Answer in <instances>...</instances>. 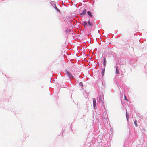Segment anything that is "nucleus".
<instances>
[{
    "mask_svg": "<svg viewBox=\"0 0 147 147\" xmlns=\"http://www.w3.org/2000/svg\"><path fill=\"white\" fill-rule=\"evenodd\" d=\"M87 13L90 17H92V15L91 13L90 12L88 11L87 12Z\"/></svg>",
    "mask_w": 147,
    "mask_h": 147,
    "instance_id": "6",
    "label": "nucleus"
},
{
    "mask_svg": "<svg viewBox=\"0 0 147 147\" xmlns=\"http://www.w3.org/2000/svg\"><path fill=\"white\" fill-rule=\"evenodd\" d=\"M126 117L127 119L128 120L129 118V115L127 114V112H126Z\"/></svg>",
    "mask_w": 147,
    "mask_h": 147,
    "instance_id": "11",
    "label": "nucleus"
},
{
    "mask_svg": "<svg viewBox=\"0 0 147 147\" xmlns=\"http://www.w3.org/2000/svg\"><path fill=\"white\" fill-rule=\"evenodd\" d=\"M79 84L80 86H83V84L82 82H80Z\"/></svg>",
    "mask_w": 147,
    "mask_h": 147,
    "instance_id": "14",
    "label": "nucleus"
},
{
    "mask_svg": "<svg viewBox=\"0 0 147 147\" xmlns=\"http://www.w3.org/2000/svg\"><path fill=\"white\" fill-rule=\"evenodd\" d=\"M105 70V67H104V68L102 69V71L101 72V74L102 76H103L104 75Z\"/></svg>",
    "mask_w": 147,
    "mask_h": 147,
    "instance_id": "4",
    "label": "nucleus"
},
{
    "mask_svg": "<svg viewBox=\"0 0 147 147\" xmlns=\"http://www.w3.org/2000/svg\"><path fill=\"white\" fill-rule=\"evenodd\" d=\"M88 25L89 26H92V24L90 22V21H88Z\"/></svg>",
    "mask_w": 147,
    "mask_h": 147,
    "instance_id": "12",
    "label": "nucleus"
},
{
    "mask_svg": "<svg viewBox=\"0 0 147 147\" xmlns=\"http://www.w3.org/2000/svg\"><path fill=\"white\" fill-rule=\"evenodd\" d=\"M82 24L84 25V27H85L86 26L87 24L86 22L84 21L82 22Z\"/></svg>",
    "mask_w": 147,
    "mask_h": 147,
    "instance_id": "5",
    "label": "nucleus"
},
{
    "mask_svg": "<svg viewBox=\"0 0 147 147\" xmlns=\"http://www.w3.org/2000/svg\"><path fill=\"white\" fill-rule=\"evenodd\" d=\"M67 74H68V75L69 76V77L71 76V75L70 74V73L69 72H68L67 73Z\"/></svg>",
    "mask_w": 147,
    "mask_h": 147,
    "instance_id": "13",
    "label": "nucleus"
},
{
    "mask_svg": "<svg viewBox=\"0 0 147 147\" xmlns=\"http://www.w3.org/2000/svg\"><path fill=\"white\" fill-rule=\"evenodd\" d=\"M55 8L57 10V11H58V12L60 11V10L59 9H58V8H57V7H56V5H55Z\"/></svg>",
    "mask_w": 147,
    "mask_h": 147,
    "instance_id": "10",
    "label": "nucleus"
},
{
    "mask_svg": "<svg viewBox=\"0 0 147 147\" xmlns=\"http://www.w3.org/2000/svg\"><path fill=\"white\" fill-rule=\"evenodd\" d=\"M106 65V59L105 58H104L103 59V65L105 66Z\"/></svg>",
    "mask_w": 147,
    "mask_h": 147,
    "instance_id": "7",
    "label": "nucleus"
},
{
    "mask_svg": "<svg viewBox=\"0 0 147 147\" xmlns=\"http://www.w3.org/2000/svg\"><path fill=\"white\" fill-rule=\"evenodd\" d=\"M124 98L126 100L128 101V100L127 99L126 96L125 95L124 96Z\"/></svg>",
    "mask_w": 147,
    "mask_h": 147,
    "instance_id": "15",
    "label": "nucleus"
},
{
    "mask_svg": "<svg viewBox=\"0 0 147 147\" xmlns=\"http://www.w3.org/2000/svg\"><path fill=\"white\" fill-rule=\"evenodd\" d=\"M134 124L136 127H137L138 125L136 120H135L134 121Z\"/></svg>",
    "mask_w": 147,
    "mask_h": 147,
    "instance_id": "9",
    "label": "nucleus"
},
{
    "mask_svg": "<svg viewBox=\"0 0 147 147\" xmlns=\"http://www.w3.org/2000/svg\"><path fill=\"white\" fill-rule=\"evenodd\" d=\"M117 68L118 67L117 66L116 67V73L117 74H118L119 73V71L118 70Z\"/></svg>",
    "mask_w": 147,
    "mask_h": 147,
    "instance_id": "8",
    "label": "nucleus"
},
{
    "mask_svg": "<svg viewBox=\"0 0 147 147\" xmlns=\"http://www.w3.org/2000/svg\"><path fill=\"white\" fill-rule=\"evenodd\" d=\"M93 105L94 107H95L96 105V100L95 98H93Z\"/></svg>",
    "mask_w": 147,
    "mask_h": 147,
    "instance_id": "1",
    "label": "nucleus"
},
{
    "mask_svg": "<svg viewBox=\"0 0 147 147\" xmlns=\"http://www.w3.org/2000/svg\"><path fill=\"white\" fill-rule=\"evenodd\" d=\"M86 13V9H84L82 12L81 13V15H84Z\"/></svg>",
    "mask_w": 147,
    "mask_h": 147,
    "instance_id": "3",
    "label": "nucleus"
},
{
    "mask_svg": "<svg viewBox=\"0 0 147 147\" xmlns=\"http://www.w3.org/2000/svg\"><path fill=\"white\" fill-rule=\"evenodd\" d=\"M103 99V95L102 94L99 97V100L100 101H101L102 99Z\"/></svg>",
    "mask_w": 147,
    "mask_h": 147,
    "instance_id": "2",
    "label": "nucleus"
}]
</instances>
